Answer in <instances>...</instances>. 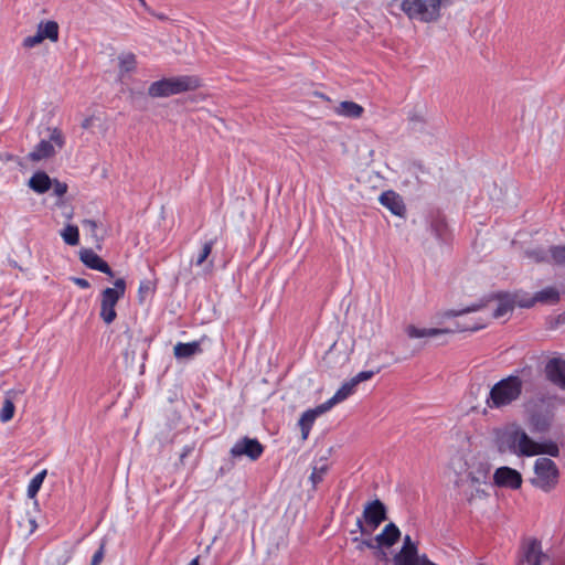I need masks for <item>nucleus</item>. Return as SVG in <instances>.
Returning <instances> with one entry per match:
<instances>
[{"label":"nucleus","mask_w":565,"mask_h":565,"mask_svg":"<svg viewBox=\"0 0 565 565\" xmlns=\"http://www.w3.org/2000/svg\"><path fill=\"white\" fill-rule=\"evenodd\" d=\"M79 259L90 269L104 273L109 277L114 276V271L110 266L90 248L82 249L79 252Z\"/></svg>","instance_id":"nucleus-15"},{"label":"nucleus","mask_w":565,"mask_h":565,"mask_svg":"<svg viewBox=\"0 0 565 565\" xmlns=\"http://www.w3.org/2000/svg\"><path fill=\"white\" fill-rule=\"evenodd\" d=\"M61 236L65 244L76 246L79 243V231L76 225L67 224L62 231Z\"/></svg>","instance_id":"nucleus-29"},{"label":"nucleus","mask_w":565,"mask_h":565,"mask_svg":"<svg viewBox=\"0 0 565 565\" xmlns=\"http://www.w3.org/2000/svg\"><path fill=\"white\" fill-rule=\"evenodd\" d=\"M74 282L81 287L82 289H87L90 287V284L88 282V280L84 279V278H74Z\"/></svg>","instance_id":"nucleus-45"},{"label":"nucleus","mask_w":565,"mask_h":565,"mask_svg":"<svg viewBox=\"0 0 565 565\" xmlns=\"http://www.w3.org/2000/svg\"><path fill=\"white\" fill-rule=\"evenodd\" d=\"M525 256L534 263L552 264V246L548 248L537 247L527 249Z\"/></svg>","instance_id":"nucleus-26"},{"label":"nucleus","mask_w":565,"mask_h":565,"mask_svg":"<svg viewBox=\"0 0 565 565\" xmlns=\"http://www.w3.org/2000/svg\"><path fill=\"white\" fill-rule=\"evenodd\" d=\"M564 565H565V563H564Z\"/></svg>","instance_id":"nucleus-51"},{"label":"nucleus","mask_w":565,"mask_h":565,"mask_svg":"<svg viewBox=\"0 0 565 565\" xmlns=\"http://www.w3.org/2000/svg\"><path fill=\"white\" fill-rule=\"evenodd\" d=\"M552 264L565 267V245L552 246Z\"/></svg>","instance_id":"nucleus-34"},{"label":"nucleus","mask_w":565,"mask_h":565,"mask_svg":"<svg viewBox=\"0 0 565 565\" xmlns=\"http://www.w3.org/2000/svg\"><path fill=\"white\" fill-rule=\"evenodd\" d=\"M46 477V470H42L40 471L39 473H36L29 482L28 484V490H26V493H28V497L29 498H34L39 490L41 489L42 487V483L44 481Z\"/></svg>","instance_id":"nucleus-31"},{"label":"nucleus","mask_w":565,"mask_h":565,"mask_svg":"<svg viewBox=\"0 0 565 565\" xmlns=\"http://www.w3.org/2000/svg\"><path fill=\"white\" fill-rule=\"evenodd\" d=\"M417 565H437V564H435L430 559H428V557L426 555H420V558H419Z\"/></svg>","instance_id":"nucleus-46"},{"label":"nucleus","mask_w":565,"mask_h":565,"mask_svg":"<svg viewBox=\"0 0 565 565\" xmlns=\"http://www.w3.org/2000/svg\"><path fill=\"white\" fill-rule=\"evenodd\" d=\"M264 446L256 439L243 437L238 439L230 450L232 458L247 457L252 461H256L262 457Z\"/></svg>","instance_id":"nucleus-13"},{"label":"nucleus","mask_w":565,"mask_h":565,"mask_svg":"<svg viewBox=\"0 0 565 565\" xmlns=\"http://www.w3.org/2000/svg\"><path fill=\"white\" fill-rule=\"evenodd\" d=\"M513 310V305L510 301H500L497 308L491 313H486L484 318H478L473 322H462L461 324H476V323H484L482 328L487 326L488 319L491 316L492 318H502L509 312Z\"/></svg>","instance_id":"nucleus-24"},{"label":"nucleus","mask_w":565,"mask_h":565,"mask_svg":"<svg viewBox=\"0 0 565 565\" xmlns=\"http://www.w3.org/2000/svg\"><path fill=\"white\" fill-rule=\"evenodd\" d=\"M83 226L87 228L93 237H97L96 230H97V222L94 220H84L82 222Z\"/></svg>","instance_id":"nucleus-42"},{"label":"nucleus","mask_w":565,"mask_h":565,"mask_svg":"<svg viewBox=\"0 0 565 565\" xmlns=\"http://www.w3.org/2000/svg\"><path fill=\"white\" fill-rule=\"evenodd\" d=\"M105 556V542L100 543L99 548L94 553L90 565H99Z\"/></svg>","instance_id":"nucleus-40"},{"label":"nucleus","mask_w":565,"mask_h":565,"mask_svg":"<svg viewBox=\"0 0 565 565\" xmlns=\"http://www.w3.org/2000/svg\"><path fill=\"white\" fill-rule=\"evenodd\" d=\"M53 193L61 198L67 192V184L64 182H60L58 180L52 181Z\"/></svg>","instance_id":"nucleus-39"},{"label":"nucleus","mask_w":565,"mask_h":565,"mask_svg":"<svg viewBox=\"0 0 565 565\" xmlns=\"http://www.w3.org/2000/svg\"><path fill=\"white\" fill-rule=\"evenodd\" d=\"M537 455L547 454L552 457H557L559 454L558 446L554 443L539 444L536 443Z\"/></svg>","instance_id":"nucleus-35"},{"label":"nucleus","mask_w":565,"mask_h":565,"mask_svg":"<svg viewBox=\"0 0 565 565\" xmlns=\"http://www.w3.org/2000/svg\"><path fill=\"white\" fill-rule=\"evenodd\" d=\"M558 565L542 551L541 542L530 539L522 546V558L519 565Z\"/></svg>","instance_id":"nucleus-12"},{"label":"nucleus","mask_w":565,"mask_h":565,"mask_svg":"<svg viewBox=\"0 0 565 565\" xmlns=\"http://www.w3.org/2000/svg\"><path fill=\"white\" fill-rule=\"evenodd\" d=\"M419 558L416 552L399 551L394 556V565H417Z\"/></svg>","instance_id":"nucleus-30"},{"label":"nucleus","mask_w":565,"mask_h":565,"mask_svg":"<svg viewBox=\"0 0 565 565\" xmlns=\"http://www.w3.org/2000/svg\"><path fill=\"white\" fill-rule=\"evenodd\" d=\"M142 6H146L145 0H138Z\"/></svg>","instance_id":"nucleus-50"},{"label":"nucleus","mask_w":565,"mask_h":565,"mask_svg":"<svg viewBox=\"0 0 565 565\" xmlns=\"http://www.w3.org/2000/svg\"><path fill=\"white\" fill-rule=\"evenodd\" d=\"M545 372L547 379L559 388L565 390V360L551 359L546 366Z\"/></svg>","instance_id":"nucleus-16"},{"label":"nucleus","mask_w":565,"mask_h":565,"mask_svg":"<svg viewBox=\"0 0 565 565\" xmlns=\"http://www.w3.org/2000/svg\"><path fill=\"white\" fill-rule=\"evenodd\" d=\"M119 74L124 76L127 73L134 72L137 66L136 55L134 53H122L118 56Z\"/></svg>","instance_id":"nucleus-28"},{"label":"nucleus","mask_w":565,"mask_h":565,"mask_svg":"<svg viewBox=\"0 0 565 565\" xmlns=\"http://www.w3.org/2000/svg\"><path fill=\"white\" fill-rule=\"evenodd\" d=\"M497 444L501 452H510L519 457L537 455L536 441L518 425H511L500 431Z\"/></svg>","instance_id":"nucleus-1"},{"label":"nucleus","mask_w":565,"mask_h":565,"mask_svg":"<svg viewBox=\"0 0 565 565\" xmlns=\"http://www.w3.org/2000/svg\"><path fill=\"white\" fill-rule=\"evenodd\" d=\"M42 41H43V36H41L39 34V32L36 31V34L26 36L23 40V46L26 49H32V47L36 46L38 44H40Z\"/></svg>","instance_id":"nucleus-38"},{"label":"nucleus","mask_w":565,"mask_h":565,"mask_svg":"<svg viewBox=\"0 0 565 565\" xmlns=\"http://www.w3.org/2000/svg\"><path fill=\"white\" fill-rule=\"evenodd\" d=\"M484 308H486V306H483L481 303H477V305L466 307L461 310H449V311L445 312V317H459V316H462V315H466L469 312H476V311L482 310Z\"/></svg>","instance_id":"nucleus-36"},{"label":"nucleus","mask_w":565,"mask_h":565,"mask_svg":"<svg viewBox=\"0 0 565 565\" xmlns=\"http://www.w3.org/2000/svg\"><path fill=\"white\" fill-rule=\"evenodd\" d=\"M401 551L416 552L418 553L417 545L412 541L409 535L404 537L403 546Z\"/></svg>","instance_id":"nucleus-41"},{"label":"nucleus","mask_w":565,"mask_h":565,"mask_svg":"<svg viewBox=\"0 0 565 565\" xmlns=\"http://www.w3.org/2000/svg\"><path fill=\"white\" fill-rule=\"evenodd\" d=\"M386 519L387 515L384 503L379 499H375L365 504L363 510V520H356V527L362 534L371 535Z\"/></svg>","instance_id":"nucleus-8"},{"label":"nucleus","mask_w":565,"mask_h":565,"mask_svg":"<svg viewBox=\"0 0 565 565\" xmlns=\"http://www.w3.org/2000/svg\"><path fill=\"white\" fill-rule=\"evenodd\" d=\"M484 323H476V324H461L460 322L456 323L454 329H441V328H417L414 324H409L405 328V332L409 339H420V338H433L439 334L454 333V332H463V331H478L482 329Z\"/></svg>","instance_id":"nucleus-11"},{"label":"nucleus","mask_w":565,"mask_h":565,"mask_svg":"<svg viewBox=\"0 0 565 565\" xmlns=\"http://www.w3.org/2000/svg\"><path fill=\"white\" fill-rule=\"evenodd\" d=\"M192 447L185 446L180 455V459L183 460L186 456H189L192 451Z\"/></svg>","instance_id":"nucleus-47"},{"label":"nucleus","mask_w":565,"mask_h":565,"mask_svg":"<svg viewBox=\"0 0 565 565\" xmlns=\"http://www.w3.org/2000/svg\"><path fill=\"white\" fill-rule=\"evenodd\" d=\"M188 565H199V557L193 558Z\"/></svg>","instance_id":"nucleus-49"},{"label":"nucleus","mask_w":565,"mask_h":565,"mask_svg":"<svg viewBox=\"0 0 565 565\" xmlns=\"http://www.w3.org/2000/svg\"><path fill=\"white\" fill-rule=\"evenodd\" d=\"M450 4L451 0H402L401 10L411 21L435 23Z\"/></svg>","instance_id":"nucleus-2"},{"label":"nucleus","mask_w":565,"mask_h":565,"mask_svg":"<svg viewBox=\"0 0 565 565\" xmlns=\"http://www.w3.org/2000/svg\"><path fill=\"white\" fill-rule=\"evenodd\" d=\"M487 475L488 469L482 467L477 471L460 473L455 480V487L468 502H471L473 499L484 493L483 490L480 489V486L486 483Z\"/></svg>","instance_id":"nucleus-5"},{"label":"nucleus","mask_w":565,"mask_h":565,"mask_svg":"<svg viewBox=\"0 0 565 565\" xmlns=\"http://www.w3.org/2000/svg\"><path fill=\"white\" fill-rule=\"evenodd\" d=\"M534 473L535 478L532 479V484L545 492L554 489L558 482V468L550 458H537L534 462Z\"/></svg>","instance_id":"nucleus-7"},{"label":"nucleus","mask_w":565,"mask_h":565,"mask_svg":"<svg viewBox=\"0 0 565 565\" xmlns=\"http://www.w3.org/2000/svg\"><path fill=\"white\" fill-rule=\"evenodd\" d=\"M49 139H42L34 149L28 154V159L39 162L55 156L56 148L62 149L65 146V137L58 128H49Z\"/></svg>","instance_id":"nucleus-9"},{"label":"nucleus","mask_w":565,"mask_h":565,"mask_svg":"<svg viewBox=\"0 0 565 565\" xmlns=\"http://www.w3.org/2000/svg\"><path fill=\"white\" fill-rule=\"evenodd\" d=\"M380 203L391 211L392 214L403 217L406 213V206L399 194L388 190L380 195Z\"/></svg>","instance_id":"nucleus-17"},{"label":"nucleus","mask_w":565,"mask_h":565,"mask_svg":"<svg viewBox=\"0 0 565 565\" xmlns=\"http://www.w3.org/2000/svg\"><path fill=\"white\" fill-rule=\"evenodd\" d=\"M493 483L500 488L516 490L522 486V476L518 470L503 466L495 469Z\"/></svg>","instance_id":"nucleus-14"},{"label":"nucleus","mask_w":565,"mask_h":565,"mask_svg":"<svg viewBox=\"0 0 565 565\" xmlns=\"http://www.w3.org/2000/svg\"><path fill=\"white\" fill-rule=\"evenodd\" d=\"M327 411H322L321 409V404L319 406H317L316 408L313 409H308L306 411L299 422H298V425L300 427V430H301V437L302 439H307L308 436H309V433H310V429L316 420V418L320 415V414H323L326 413Z\"/></svg>","instance_id":"nucleus-20"},{"label":"nucleus","mask_w":565,"mask_h":565,"mask_svg":"<svg viewBox=\"0 0 565 565\" xmlns=\"http://www.w3.org/2000/svg\"><path fill=\"white\" fill-rule=\"evenodd\" d=\"M334 113L342 117L360 118L364 113V108L355 102L344 100L334 108Z\"/></svg>","instance_id":"nucleus-22"},{"label":"nucleus","mask_w":565,"mask_h":565,"mask_svg":"<svg viewBox=\"0 0 565 565\" xmlns=\"http://www.w3.org/2000/svg\"><path fill=\"white\" fill-rule=\"evenodd\" d=\"M10 394H11V392L7 393V397L4 398L2 407L0 409V420L2 423H7V422L11 420L14 415L15 407H14V404H13L11 397H9Z\"/></svg>","instance_id":"nucleus-32"},{"label":"nucleus","mask_w":565,"mask_h":565,"mask_svg":"<svg viewBox=\"0 0 565 565\" xmlns=\"http://www.w3.org/2000/svg\"><path fill=\"white\" fill-rule=\"evenodd\" d=\"M146 290H149V286L147 284L141 282L139 286V294L141 295Z\"/></svg>","instance_id":"nucleus-48"},{"label":"nucleus","mask_w":565,"mask_h":565,"mask_svg":"<svg viewBox=\"0 0 565 565\" xmlns=\"http://www.w3.org/2000/svg\"><path fill=\"white\" fill-rule=\"evenodd\" d=\"M399 529L391 522L384 526L382 532L377 534L374 540L377 546L391 547L399 540Z\"/></svg>","instance_id":"nucleus-18"},{"label":"nucleus","mask_w":565,"mask_h":565,"mask_svg":"<svg viewBox=\"0 0 565 565\" xmlns=\"http://www.w3.org/2000/svg\"><path fill=\"white\" fill-rule=\"evenodd\" d=\"M446 228V224L444 223V221H436L434 224H433V230L435 231L436 233V236L438 238H443L444 237V231Z\"/></svg>","instance_id":"nucleus-44"},{"label":"nucleus","mask_w":565,"mask_h":565,"mask_svg":"<svg viewBox=\"0 0 565 565\" xmlns=\"http://www.w3.org/2000/svg\"><path fill=\"white\" fill-rule=\"evenodd\" d=\"M214 244L215 239L204 242L198 255L191 259V263L194 264L195 266H202L206 263L209 271H211L214 266V263L213 260H209V256L212 253Z\"/></svg>","instance_id":"nucleus-23"},{"label":"nucleus","mask_w":565,"mask_h":565,"mask_svg":"<svg viewBox=\"0 0 565 565\" xmlns=\"http://www.w3.org/2000/svg\"><path fill=\"white\" fill-rule=\"evenodd\" d=\"M29 186L38 194L47 192L52 186V180L44 171L33 173L28 182Z\"/></svg>","instance_id":"nucleus-21"},{"label":"nucleus","mask_w":565,"mask_h":565,"mask_svg":"<svg viewBox=\"0 0 565 565\" xmlns=\"http://www.w3.org/2000/svg\"><path fill=\"white\" fill-rule=\"evenodd\" d=\"M559 300V292L554 287H546L540 291H537L532 301L526 306H531L534 302H544V303H556Z\"/></svg>","instance_id":"nucleus-25"},{"label":"nucleus","mask_w":565,"mask_h":565,"mask_svg":"<svg viewBox=\"0 0 565 565\" xmlns=\"http://www.w3.org/2000/svg\"><path fill=\"white\" fill-rule=\"evenodd\" d=\"M531 423H532L533 429L535 431H540V433L545 431L550 426V423L547 422V419L544 417H541V416L532 417Z\"/></svg>","instance_id":"nucleus-37"},{"label":"nucleus","mask_w":565,"mask_h":565,"mask_svg":"<svg viewBox=\"0 0 565 565\" xmlns=\"http://www.w3.org/2000/svg\"><path fill=\"white\" fill-rule=\"evenodd\" d=\"M522 393V380L519 376H509L495 383L486 399L491 409L502 408L515 402Z\"/></svg>","instance_id":"nucleus-3"},{"label":"nucleus","mask_w":565,"mask_h":565,"mask_svg":"<svg viewBox=\"0 0 565 565\" xmlns=\"http://www.w3.org/2000/svg\"><path fill=\"white\" fill-rule=\"evenodd\" d=\"M126 281L122 278L115 280L114 288H105L100 295V318L107 324L114 322L117 317L115 307L125 296Z\"/></svg>","instance_id":"nucleus-6"},{"label":"nucleus","mask_w":565,"mask_h":565,"mask_svg":"<svg viewBox=\"0 0 565 565\" xmlns=\"http://www.w3.org/2000/svg\"><path fill=\"white\" fill-rule=\"evenodd\" d=\"M200 353H202L200 341L178 342L173 347V354L178 360L191 359Z\"/></svg>","instance_id":"nucleus-19"},{"label":"nucleus","mask_w":565,"mask_h":565,"mask_svg":"<svg viewBox=\"0 0 565 565\" xmlns=\"http://www.w3.org/2000/svg\"><path fill=\"white\" fill-rule=\"evenodd\" d=\"M327 471H328L327 462L316 463L313 466L312 472L310 475V480H311L312 484L317 486L320 481H322L323 476L326 475Z\"/></svg>","instance_id":"nucleus-33"},{"label":"nucleus","mask_w":565,"mask_h":565,"mask_svg":"<svg viewBox=\"0 0 565 565\" xmlns=\"http://www.w3.org/2000/svg\"><path fill=\"white\" fill-rule=\"evenodd\" d=\"M38 32L43 36V40L49 39L53 42L58 40V24L55 21L41 22Z\"/></svg>","instance_id":"nucleus-27"},{"label":"nucleus","mask_w":565,"mask_h":565,"mask_svg":"<svg viewBox=\"0 0 565 565\" xmlns=\"http://www.w3.org/2000/svg\"><path fill=\"white\" fill-rule=\"evenodd\" d=\"M353 542H355L358 544L356 547L360 551H363L365 547H367V548H374L375 547V545L372 543L371 540H361L359 537H354Z\"/></svg>","instance_id":"nucleus-43"},{"label":"nucleus","mask_w":565,"mask_h":565,"mask_svg":"<svg viewBox=\"0 0 565 565\" xmlns=\"http://www.w3.org/2000/svg\"><path fill=\"white\" fill-rule=\"evenodd\" d=\"M377 371H362L358 373L355 376H353L350 381L343 383L341 387L334 393V395L321 404L322 411H330L334 405L345 401L349 396H351L355 390L356 386L365 381L371 380Z\"/></svg>","instance_id":"nucleus-10"},{"label":"nucleus","mask_w":565,"mask_h":565,"mask_svg":"<svg viewBox=\"0 0 565 565\" xmlns=\"http://www.w3.org/2000/svg\"><path fill=\"white\" fill-rule=\"evenodd\" d=\"M199 86L200 79L195 76H175L153 82L148 88V94L154 98L169 97L171 95L193 90Z\"/></svg>","instance_id":"nucleus-4"}]
</instances>
